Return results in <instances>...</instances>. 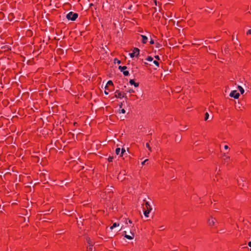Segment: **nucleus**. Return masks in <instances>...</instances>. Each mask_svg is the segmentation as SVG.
I'll return each mask as SVG.
<instances>
[{
    "mask_svg": "<svg viewBox=\"0 0 251 251\" xmlns=\"http://www.w3.org/2000/svg\"><path fill=\"white\" fill-rule=\"evenodd\" d=\"M120 113H122L123 114H125L126 113V110L124 109H120Z\"/></svg>",
    "mask_w": 251,
    "mask_h": 251,
    "instance_id": "nucleus-35",
    "label": "nucleus"
},
{
    "mask_svg": "<svg viewBox=\"0 0 251 251\" xmlns=\"http://www.w3.org/2000/svg\"><path fill=\"white\" fill-rule=\"evenodd\" d=\"M123 73L125 76H128L129 75V72L126 70H125L124 71H123Z\"/></svg>",
    "mask_w": 251,
    "mask_h": 251,
    "instance_id": "nucleus-24",
    "label": "nucleus"
},
{
    "mask_svg": "<svg viewBox=\"0 0 251 251\" xmlns=\"http://www.w3.org/2000/svg\"><path fill=\"white\" fill-rule=\"evenodd\" d=\"M209 118V114L208 112H206L204 115V120L207 121Z\"/></svg>",
    "mask_w": 251,
    "mask_h": 251,
    "instance_id": "nucleus-25",
    "label": "nucleus"
},
{
    "mask_svg": "<svg viewBox=\"0 0 251 251\" xmlns=\"http://www.w3.org/2000/svg\"><path fill=\"white\" fill-rule=\"evenodd\" d=\"M150 43L151 45H153V44H155L154 40L152 39H151V40L150 41Z\"/></svg>",
    "mask_w": 251,
    "mask_h": 251,
    "instance_id": "nucleus-37",
    "label": "nucleus"
},
{
    "mask_svg": "<svg viewBox=\"0 0 251 251\" xmlns=\"http://www.w3.org/2000/svg\"><path fill=\"white\" fill-rule=\"evenodd\" d=\"M108 91H110L109 90H108ZM108 91V90H105L104 91V94L106 95H107L108 94V92H107Z\"/></svg>",
    "mask_w": 251,
    "mask_h": 251,
    "instance_id": "nucleus-42",
    "label": "nucleus"
},
{
    "mask_svg": "<svg viewBox=\"0 0 251 251\" xmlns=\"http://www.w3.org/2000/svg\"><path fill=\"white\" fill-rule=\"evenodd\" d=\"M118 69L121 72H123V71H124L125 70H126L127 69V67L126 66H119L118 67Z\"/></svg>",
    "mask_w": 251,
    "mask_h": 251,
    "instance_id": "nucleus-16",
    "label": "nucleus"
},
{
    "mask_svg": "<svg viewBox=\"0 0 251 251\" xmlns=\"http://www.w3.org/2000/svg\"><path fill=\"white\" fill-rule=\"evenodd\" d=\"M78 14L77 13L73 12H70L68 14H67L66 18L68 20L74 21L78 18Z\"/></svg>",
    "mask_w": 251,
    "mask_h": 251,
    "instance_id": "nucleus-2",
    "label": "nucleus"
},
{
    "mask_svg": "<svg viewBox=\"0 0 251 251\" xmlns=\"http://www.w3.org/2000/svg\"><path fill=\"white\" fill-rule=\"evenodd\" d=\"M122 106H123V103L121 102L120 103V104L119 105L120 108H121L122 107Z\"/></svg>",
    "mask_w": 251,
    "mask_h": 251,
    "instance_id": "nucleus-47",
    "label": "nucleus"
},
{
    "mask_svg": "<svg viewBox=\"0 0 251 251\" xmlns=\"http://www.w3.org/2000/svg\"><path fill=\"white\" fill-rule=\"evenodd\" d=\"M59 51H63V50H62V49H58V50H57V52H59Z\"/></svg>",
    "mask_w": 251,
    "mask_h": 251,
    "instance_id": "nucleus-45",
    "label": "nucleus"
},
{
    "mask_svg": "<svg viewBox=\"0 0 251 251\" xmlns=\"http://www.w3.org/2000/svg\"><path fill=\"white\" fill-rule=\"evenodd\" d=\"M250 251H251V248L250 249Z\"/></svg>",
    "mask_w": 251,
    "mask_h": 251,
    "instance_id": "nucleus-57",
    "label": "nucleus"
},
{
    "mask_svg": "<svg viewBox=\"0 0 251 251\" xmlns=\"http://www.w3.org/2000/svg\"><path fill=\"white\" fill-rule=\"evenodd\" d=\"M4 17V14L2 12H0V20L3 19Z\"/></svg>",
    "mask_w": 251,
    "mask_h": 251,
    "instance_id": "nucleus-31",
    "label": "nucleus"
},
{
    "mask_svg": "<svg viewBox=\"0 0 251 251\" xmlns=\"http://www.w3.org/2000/svg\"><path fill=\"white\" fill-rule=\"evenodd\" d=\"M127 92H129L130 93H134L135 91L133 89H129L128 91H127Z\"/></svg>",
    "mask_w": 251,
    "mask_h": 251,
    "instance_id": "nucleus-34",
    "label": "nucleus"
},
{
    "mask_svg": "<svg viewBox=\"0 0 251 251\" xmlns=\"http://www.w3.org/2000/svg\"><path fill=\"white\" fill-rule=\"evenodd\" d=\"M152 63L154 64L157 67H159V63L157 60H154L152 62Z\"/></svg>",
    "mask_w": 251,
    "mask_h": 251,
    "instance_id": "nucleus-22",
    "label": "nucleus"
},
{
    "mask_svg": "<svg viewBox=\"0 0 251 251\" xmlns=\"http://www.w3.org/2000/svg\"><path fill=\"white\" fill-rule=\"evenodd\" d=\"M94 6V4H93V3H90V4H89V8H92V6Z\"/></svg>",
    "mask_w": 251,
    "mask_h": 251,
    "instance_id": "nucleus-43",
    "label": "nucleus"
},
{
    "mask_svg": "<svg viewBox=\"0 0 251 251\" xmlns=\"http://www.w3.org/2000/svg\"><path fill=\"white\" fill-rule=\"evenodd\" d=\"M251 34V29H249L247 31L246 34L247 35H249Z\"/></svg>",
    "mask_w": 251,
    "mask_h": 251,
    "instance_id": "nucleus-38",
    "label": "nucleus"
},
{
    "mask_svg": "<svg viewBox=\"0 0 251 251\" xmlns=\"http://www.w3.org/2000/svg\"><path fill=\"white\" fill-rule=\"evenodd\" d=\"M125 230L122 234L125 238L128 240H132L134 238L135 233V229L134 225L132 226H126L125 227Z\"/></svg>",
    "mask_w": 251,
    "mask_h": 251,
    "instance_id": "nucleus-1",
    "label": "nucleus"
},
{
    "mask_svg": "<svg viewBox=\"0 0 251 251\" xmlns=\"http://www.w3.org/2000/svg\"><path fill=\"white\" fill-rule=\"evenodd\" d=\"M224 148H225V149H226V150H227V149H228V146H227V145H225V146H224Z\"/></svg>",
    "mask_w": 251,
    "mask_h": 251,
    "instance_id": "nucleus-44",
    "label": "nucleus"
},
{
    "mask_svg": "<svg viewBox=\"0 0 251 251\" xmlns=\"http://www.w3.org/2000/svg\"><path fill=\"white\" fill-rule=\"evenodd\" d=\"M143 209H148L151 210L152 208L150 205L149 202L145 200H144V203L143 204Z\"/></svg>",
    "mask_w": 251,
    "mask_h": 251,
    "instance_id": "nucleus-4",
    "label": "nucleus"
},
{
    "mask_svg": "<svg viewBox=\"0 0 251 251\" xmlns=\"http://www.w3.org/2000/svg\"><path fill=\"white\" fill-rule=\"evenodd\" d=\"M123 227H122L120 229L119 231L121 230L122 229Z\"/></svg>",
    "mask_w": 251,
    "mask_h": 251,
    "instance_id": "nucleus-53",
    "label": "nucleus"
},
{
    "mask_svg": "<svg viewBox=\"0 0 251 251\" xmlns=\"http://www.w3.org/2000/svg\"><path fill=\"white\" fill-rule=\"evenodd\" d=\"M229 96L235 99H237L239 98L240 96V94L238 93L236 90H233L230 92Z\"/></svg>",
    "mask_w": 251,
    "mask_h": 251,
    "instance_id": "nucleus-3",
    "label": "nucleus"
},
{
    "mask_svg": "<svg viewBox=\"0 0 251 251\" xmlns=\"http://www.w3.org/2000/svg\"><path fill=\"white\" fill-rule=\"evenodd\" d=\"M122 98H125L126 100L127 99V98L126 96V94L124 92H123Z\"/></svg>",
    "mask_w": 251,
    "mask_h": 251,
    "instance_id": "nucleus-33",
    "label": "nucleus"
},
{
    "mask_svg": "<svg viewBox=\"0 0 251 251\" xmlns=\"http://www.w3.org/2000/svg\"><path fill=\"white\" fill-rule=\"evenodd\" d=\"M142 37V43L143 44H146L148 41V37L144 35H141Z\"/></svg>",
    "mask_w": 251,
    "mask_h": 251,
    "instance_id": "nucleus-11",
    "label": "nucleus"
},
{
    "mask_svg": "<svg viewBox=\"0 0 251 251\" xmlns=\"http://www.w3.org/2000/svg\"><path fill=\"white\" fill-rule=\"evenodd\" d=\"M129 83L131 85H134L135 87H137L139 85V82H136L134 79H131L129 81Z\"/></svg>",
    "mask_w": 251,
    "mask_h": 251,
    "instance_id": "nucleus-8",
    "label": "nucleus"
},
{
    "mask_svg": "<svg viewBox=\"0 0 251 251\" xmlns=\"http://www.w3.org/2000/svg\"><path fill=\"white\" fill-rule=\"evenodd\" d=\"M76 123H74L75 125H76Z\"/></svg>",
    "mask_w": 251,
    "mask_h": 251,
    "instance_id": "nucleus-56",
    "label": "nucleus"
},
{
    "mask_svg": "<svg viewBox=\"0 0 251 251\" xmlns=\"http://www.w3.org/2000/svg\"><path fill=\"white\" fill-rule=\"evenodd\" d=\"M179 89H180L179 88L178 89H177V91H179Z\"/></svg>",
    "mask_w": 251,
    "mask_h": 251,
    "instance_id": "nucleus-54",
    "label": "nucleus"
},
{
    "mask_svg": "<svg viewBox=\"0 0 251 251\" xmlns=\"http://www.w3.org/2000/svg\"><path fill=\"white\" fill-rule=\"evenodd\" d=\"M155 5H157V4H156V0H155Z\"/></svg>",
    "mask_w": 251,
    "mask_h": 251,
    "instance_id": "nucleus-51",
    "label": "nucleus"
},
{
    "mask_svg": "<svg viewBox=\"0 0 251 251\" xmlns=\"http://www.w3.org/2000/svg\"><path fill=\"white\" fill-rule=\"evenodd\" d=\"M40 178L41 179V180L42 181H45L46 180V174L44 173H42L40 174Z\"/></svg>",
    "mask_w": 251,
    "mask_h": 251,
    "instance_id": "nucleus-10",
    "label": "nucleus"
},
{
    "mask_svg": "<svg viewBox=\"0 0 251 251\" xmlns=\"http://www.w3.org/2000/svg\"><path fill=\"white\" fill-rule=\"evenodd\" d=\"M140 50L138 48H134L133 52L136 55V57L138 58L139 56Z\"/></svg>",
    "mask_w": 251,
    "mask_h": 251,
    "instance_id": "nucleus-9",
    "label": "nucleus"
},
{
    "mask_svg": "<svg viewBox=\"0 0 251 251\" xmlns=\"http://www.w3.org/2000/svg\"><path fill=\"white\" fill-rule=\"evenodd\" d=\"M123 92L119 90H117L115 92V97L116 98H122Z\"/></svg>",
    "mask_w": 251,
    "mask_h": 251,
    "instance_id": "nucleus-6",
    "label": "nucleus"
},
{
    "mask_svg": "<svg viewBox=\"0 0 251 251\" xmlns=\"http://www.w3.org/2000/svg\"><path fill=\"white\" fill-rule=\"evenodd\" d=\"M143 210H144V214L145 216L146 217H148L149 214L151 210H148V209H143Z\"/></svg>",
    "mask_w": 251,
    "mask_h": 251,
    "instance_id": "nucleus-15",
    "label": "nucleus"
},
{
    "mask_svg": "<svg viewBox=\"0 0 251 251\" xmlns=\"http://www.w3.org/2000/svg\"><path fill=\"white\" fill-rule=\"evenodd\" d=\"M131 7H132V5H130V6L128 7V9H131Z\"/></svg>",
    "mask_w": 251,
    "mask_h": 251,
    "instance_id": "nucleus-50",
    "label": "nucleus"
},
{
    "mask_svg": "<svg viewBox=\"0 0 251 251\" xmlns=\"http://www.w3.org/2000/svg\"><path fill=\"white\" fill-rule=\"evenodd\" d=\"M87 240V243L89 244V247H93L94 243V242L91 240V239L88 237L86 239Z\"/></svg>",
    "mask_w": 251,
    "mask_h": 251,
    "instance_id": "nucleus-12",
    "label": "nucleus"
},
{
    "mask_svg": "<svg viewBox=\"0 0 251 251\" xmlns=\"http://www.w3.org/2000/svg\"><path fill=\"white\" fill-rule=\"evenodd\" d=\"M110 86H111L113 88L114 87V84H113V83L112 82V80H108L107 84H106V85L105 86V89L106 90H111V89H109V87Z\"/></svg>",
    "mask_w": 251,
    "mask_h": 251,
    "instance_id": "nucleus-7",
    "label": "nucleus"
},
{
    "mask_svg": "<svg viewBox=\"0 0 251 251\" xmlns=\"http://www.w3.org/2000/svg\"><path fill=\"white\" fill-rule=\"evenodd\" d=\"M207 222L209 226H215V223L217 222V220L215 218L211 217V218L208 219Z\"/></svg>",
    "mask_w": 251,
    "mask_h": 251,
    "instance_id": "nucleus-5",
    "label": "nucleus"
},
{
    "mask_svg": "<svg viewBox=\"0 0 251 251\" xmlns=\"http://www.w3.org/2000/svg\"><path fill=\"white\" fill-rule=\"evenodd\" d=\"M114 63L115 64V63H118V64H120L121 63V61L119 60L118 58H115L114 59Z\"/></svg>",
    "mask_w": 251,
    "mask_h": 251,
    "instance_id": "nucleus-21",
    "label": "nucleus"
},
{
    "mask_svg": "<svg viewBox=\"0 0 251 251\" xmlns=\"http://www.w3.org/2000/svg\"><path fill=\"white\" fill-rule=\"evenodd\" d=\"M113 158H114V157H113V156H109L108 158V162H112Z\"/></svg>",
    "mask_w": 251,
    "mask_h": 251,
    "instance_id": "nucleus-32",
    "label": "nucleus"
},
{
    "mask_svg": "<svg viewBox=\"0 0 251 251\" xmlns=\"http://www.w3.org/2000/svg\"><path fill=\"white\" fill-rule=\"evenodd\" d=\"M148 161V159H146L145 160H144V161H143V162H142V165H145V163H146L147 161Z\"/></svg>",
    "mask_w": 251,
    "mask_h": 251,
    "instance_id": "nucleus-40",
    "label": "nucleus"
},
{
    "mask_svg": "<svg viewBox=\"0 0 251 251\" xmlns=\"http://www.w3.org/2000/svg\"><path fill=\"white\" fill-rule=\"evenodd\" d=\"M126 152V150L124 148H122L121 149V153H120V156H122L124 153V152Z\"/></svg>",
    "mask_w": 251,
    "mask_h": 251,
    "instance_id": "nucleus-26",
    "label": "nucleus"
},
{
    "mask_svg": "<svg viewBox=\"0 0 251 251\" xmlns=\"http://www.w3.org/2000/svg\"><path fill=\"white\" fill-rule=\"evenodd\" d=\"M4 51L10 50V48L8 46H4L1 48Z\"/></svg>",
    "mask_w": 251,
    "mask_h": 251,
    "instance_id": "nucleus-19",
    "label": "nucleus"
},
{
    "mask_svg": "<svg viewBox=\"0 0 251 251\" xmlns=\"http://www.w3.org/2000/svg\"><path fill=\"white\" fill-rule=\"evenodd\" d=\"M146 147L148 148L149 150L150 151H151V147H150V145L149 144V143H147L146 144Z\"/></svg>",
    "mask_w": 251,
    "mask_h": 251,
    "instance_id": "nucleus-29",
    "label": "nucleus"
},
{
    "mask_svg": "<svg viewBox=\"0 0 251 251\" xmlns=\"http://www.w3.org/2000/svg\"><path fill=\"white\" fill-rule=\"evenodd\" d=\"M182 139V137L181 135H176L175 137V142L177 143H179Z\"/></svg>",
    "mask_w": 251,
    "mask_h": 251,
    "instance_id": "nucleus-13",
    "label": "nucleus"
},
{
    "mask_svg": "<svg viewBox=\"0 0 251 251\" xmlns=\"http://www.w3.org/2000/svg\"><path fill=\"white\" fill-rule=\"evenodd\" d=\"M128 223L129 224H131L132 223V221H131V220H130V219H126V222H125V223H126V224H128Z\"/></svg>",
    "mask_w": 251,
    "mask_h": 251,
    "instance_id": "nucleus-30",
    "label": "nucleus"
},
{
    "mask_svg": "<svg viewBox=\"0 0 251 251\" xmlns=\"http://www.w3.org/2000/svg\"><path fill=\"white\" fill-rule=\"evenodd\" d=\"M129 55L131 58H133L134 57H136V55L134 54V53L132 51V52L129 53Z\"/></svg>",
    "mask_w": 251,
    "mask_h": 251,
    "instance_id": "nucleus-28",
    "label": "nucleus"
},
{
    "mask_svg": "<svg viewBox=\"0 0 251 251\" xmlns=\"http://www.w3.org/2000/svg\"><path fill=\"white\" fill-rule=\"evenodd\" d=\"M248 245L249 247H251V242H249Z\"/></svg>",
    "mask_w": 251,
    "mask_h": 251,
    "instance_id": "nucleus-46",
    "label": "nucleus"
},
{
    "mask_svg": "<svg viewBox=\"0 0 251 251\" xmlns=\"http://www.w3.org/2000/svg\"><path fill=\"white\" fill-rule=\"evenodd\" d=\"M223 156L226 157V158H227V157H226V153H225L224 154Z\"/></svg>",
    "mask_w": 251,
    "mask_h": 251,
    "instance_id": "nucleus-49",
    "label": "nucleus"
},
{
    "mask_svg": "<svg viewBox=\"0 0 251 251\" xmlns=\"http://www.w3.org/2000/svg\"><path fill=\"white\" fill-rule=\"evenodd\" d=\"M146 60L148 61H150V62H152L153 61V58L151 56H148L146 58Z\"/></svg>",
    "mask_w": 251,
    "mask_h": 251,
    "instance_id": "nucleus-20",
    "label": "nucleus"
},
{
    "mask_svg": "<svg viewBox=\"0 0 251 251\" xmlns=\"http://www.w3.org/2000/svg\"><path fill=\"white\" fill-rule=\"evenodd\" d=\"M144 64H145V65H148V64L147 63H146V62H144Z\"/></svg>",
    "mask_w": 251,
    "mask_h": 251,
    "instance_id": "nucleus-52",
    "label": "nucleus"
},
{
    "mask_svg": "<svg viewBox=\"0 0 251 251\" xmlns=\"http://www.w3.org/2000/svg\"><path fill=\"white\" fill-rule=\"evenodd\" d=\"M76 123H74L75 125H76Z\"/></svg>",
    "mask_w": 251,
    "mask_h": 251,
    "instance_id": "nucleus-55",
    "label": "nucleus"
},
{
    "mask_svg": "<svg viewBox=\"0 0 251 251\" xmlns=\"http://www.w3.org/2000/svg\"><path fill=\"white\" fill-rule=\"evenodd\" d=\"M138 69V67H136L135 68H132V72L136 71V70Z\"/></svg>",
    "mask_w": 251,
    "mask_h": 251,
    "instance_id": "nucleus-41",
    "label": "nucleus"
},
{
    "mask_svg": "<svg viewBox=\"0 0 251 251\" xmlns=\"http://www.w3.org/2000/svg\"><path fill=\"white\" fill-rule=\"evenodd\" d=\"M238 89L239 90V91L240 92L241 94H243L244 93V90L243 88V87H241V86L238 85Z\"/></svg>",
    "mask_w": 251,
    "mask_h": 251,
    "instance_id": "nucleus-17",
    "label": "nucleus"
},
{
    "mask_svg": "<svg viewBox=\"0 0 251 251\" xmlns=\"http://www.w3.org/2000/svg\"><path fill=\"white\" fill-rule=\"evenodd\" d=\"M119 226V224L118 223H114L113 224L112 226H110V228L111 229H113L114 227L118 226Z\"/></svg>",
    "mask_w": 251,
    "mask_h": 251,
    "instance_id": "nucleus-18",
    "label": "nucleus"
},
{
    "mask_svg": "<svg viewBox=\"0 0 251 251\" xmlns=\"http://www.w3.org/2000/svg\"><path fill=\"white\" fill-rule=\"evenodd\" d=\"M154 58L156 59V60H159L160 59V57L159 56V55H155L154 56Z\"/></svg>",
    "mask_w": 251,
    "mask_h": 251,
    "instance_id": "nucleus-36",
    "label": "nucleus"
},
{
    "mask_svg": "<svg viewBox=\"0 0 251 251\" xmlns=\"http://www.w3.org/2000/svg\"><path fill=\"white\" fill-rule=\"evenodd\" d=\"M93 247H89L87 248V251H92Z\"/></svg>",
    "mask_w": 251,
    "mask_h": 251,
    "instance_id": "nucleus-39",
    "label": "nucleus"
},
{
    "mask_svg": "<svg viewBox=\"0 0 251 251\" xmlns=\"http://www.w3.org/2000/svg\"><path fill=\"white\" fill-rule=\"evenodd\" d=\"M121 152V149L120 148H117L115 150V153L117 155H120Z\"/></svg>",
    "mask_w": 251,
    "mask_h": 251,
    "instance_id": "nucleus-23",
    "label": "nucleus"
},
{
    "mask_svg": "<svg viewBox=\"0 0 251 251\" xmlns=\"http://www.w3.org/2000/svg\"><path fill=\"white\" fill-rule=\"evenodd\" d=\"M26 36L27 37H31L32 36L33 32L30 29H28L25 33Z\"/></svg>",
    "mask_w": 251,
    "mask_h": 251,
    "instance_id": "nucleus-14",
    "label": "nucleus"
},
{
    "mask_svg": "<svg viewBox=\"0 0 251 251\" xmlns=\"http://www.w3.org/2000/svg\"><path fill=\"white\" fill-rule=\"evenodd\" d=\"M155 47L157 48H159L162 46L161 44H160L158 42L155 43Z\"/></svg>",
    "mask_w": 251,
    "mask_h": 251,
    "instance_id": "nucleus-27",
    "label": "nucleus"
},
{
    "mask_svg": "<svg viewBox=\"0 0 251 251\" xmlns=\"http://www.w3.org/2000/svg\"><path fill=\"white\" fill-rule=\"evenodd\" d=\"M130 96H133V97H136V98H138V97H137V96H136V95H131Z\"/></svg>",
    "mask_w": 251,
    "mask_h": 251,
    "instance_id": "nucleus-48",
    "label": "nucleus"
}]
</instances>
